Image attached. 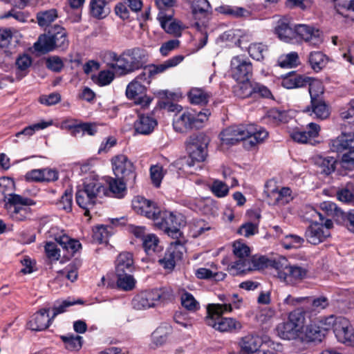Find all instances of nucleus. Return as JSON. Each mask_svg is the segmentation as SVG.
Masks as SVG:
<instances>
[{"label":"nucleus","mask_w":354,"mask_h":354,"mask_svg":"<svg viewBox=\"0 0 354 354\" xmlns=\"http://www.w3.org/2000/svg\"><path fill=\"white\" fill-rule=\"evenodd\" d=\"M172 299V290L170 288L163 287L137 294L132 300V305L135 309L146 310L165 304Z\"/></svg>","instance_id":"7ed1b4c3"},{"label":"nucleus","mask_w":354,"mask_h":354,"mask_svg":"<svg viewBox=\"0 0 354 354\" xmlns=\"http://www.w3.org/2000/svg\"><path fill=\"white\" fill-rule=\"evenodd\" d=\"M174 11H169L167 13H158L157 19L160 22L161 27L169 34L176 37L181 35L183 29L182 25L179 21L173 20Z\"/></svg>","instance_id":"393cba45"},{"label":"nucleus","mask_w":354,"mask_h":354,"mask_svg":"<svg viewBox=\"0 0 354 354\" xmlns=\"http://www.w3.org/2000/svg\"><path fill=\"white\" fill-rule=\"evenodd\" d=\"M266 118L268 122L278 125L282 123H287L292 119L288 111H281L277 109H271L266 113Z\"/></svg>","instance_id":"a19ab883"},{"label":"nucleus","mask_w":354,"mask_h":354,"mask_svg":"<svg viewBox=\"0 0 354 354\" xmlns=\"http://www.w3.org/2000/svg\"><path fill=\"white\" fill-rule=\"evenodd\" d=\"M334 333L339 342L354 346V329L348 319L337 317Z\"/></svg>","instance_id":"a211bd4d"},{"label":"nucleus","mask_w":354,"mask_h":354,"mask_svg":"<svg viewBox=\"0 0 354 354\" xmlns=\"http://www.w3.org/2000/svg\"><path fill=\"white\" fill-rule=\"evenodd\" d=\"M117 275V286L119 288L129 291L135 288L136 281L133 277L128 273H120Z\"/></svg>","instance_id":"864d4df0"},{"label":"nucleus","mask_w":354,"mask_h":354,"mask_svg":"<svg viewBox=\"0 0 354 354\" xmlns=\"http://www.w3.org/2000/svg\"><path fill=\"white\" fill-rule=\"evenodd\" d=\"M210 113L208 110L204 112H196L194 110L185 111L174 115L173 127L177 132H185L193 128H201L207 121Z\"/></svg>","instance_id":"39448f33"},{"label":"nucleus","mask_w":354,"mask_h":354,"mask_svg":"<svg viewBox=\"0 0 354 354\" xmlns=\"http://www.w3.org/2000/svg\"><path fill=\"white\" fill-rule=\"evenodd\" d=\"M330 149L334 152H341L345 149L354 148V132L342 133L330 142Z\"/></svg>","instance_id":"c756f323"},{"label":"nucleus","mask_w":354,"mask_h":354,"mask_svg":"<svg viewBox=\"0 0 354 354\" xmlns=\"http://www.w3.org/2000/svg\"><path fill=\"white\" fill-rule=\"evenodd\" d=\"M311 106L312 112L315 115L316 118L324 120L329 116V109L324 102L313 98Z\"/></svg>","instance_id":"6e6d98bb"},{"label":"nucleus","mask_w":354,"mask_h":354,"mask_svg":"<svg viewBox=\"0 0 354 354\" xmlns=\"http://www.w3.org/2000/svg\"><path fill=\"white\" fill-rule=\"evenodd\" d=\"M269 136L268 131L262 127L254 124L245 125V148L250 149L263 143Z\"/></svg>","instance_id":"f3484780"},{"label":"nucleus","mask_w":354,"mask_h":354,"mask_svg":"<svg viewBox=\"0 0 354 354\" xmlns=\"http://www.w3.org/2000/svg\"><path fill=\"white\" fill-rule=\"evenodd\" d=\"M147 90L144 84L132 80L127 86L125 94L127 97L132 100L136 105L147 109L153 100L152 97L147 95Z\"/></svg>","instance_id":"f8f14e48"},{"label":"nucleus","mask_w":354,"mask_h":354,"mask_svg":"<svg viewBox=\"0 0 354 354\" xmlns=\"http://www.w3.org/2000/svg\"><path fill=\"white\" fill-rule=\"evenodd\" d=\"M286 263V259H281L280 269L278 270L277 276L286 284L294 286L308 277L310 267L307 261L292 263Z\"/></svg>","instance_id":"20e7f679"},{"label":"nucleus","mask_w":354,"mask_h":354,"mask_svg":"<svg viewBox=\"0 0 354 354\" xmlns=\"http://www.w3.org/2000/svg\"><path fill=\"white\" fill-rule=\"evenodd\" d=\"M133 255L129 252L120 253L115 260V273H128L133 270Z\"/></svg>","instance_id":"473e14b6"},{"label":"nucleus","mask_w":354,"mask_h":354,"mask_svg":"<svg viewBox=\"0 0 354 354\" xmlns=\"http://www.w3.org/2000/svg\"><path fill=\"white\" fill-rule=\"evenodd\" d=\"M227 270L233 276L251 271L250 259H237L227 266Z\"/></svg>","instance_id":"ea45409f"},{"label":"nucleus","mask_w":354,"mask_h":354,"mask_svg":"<svg viewBox=\"0 0 354 354\" xmlns=\"http://www.w3.org/2000/svg\"><path fill=\"white\" fill-rule=\"evenodd\" d=\"M304 323L305 313L300 309H297L289 314L286 322L277 326V334L283 339H295L302 333Z\"/></svg>","instance_id":"423d86ee"},{"label":"nucleus","mask_w":354,"mask_h":354,"mask_svg":"<svg viewBox=\"0 0 354 354\" xmlns=\"http://www.w3.org/2000/svg\"><path fill=\"white\" fill-rule=\"evenodd\" d=\"M132 207L133 210L148 218L156 220L159 212V208L156 204L140 196L134 197L132 201Z\"/></svg>","instance_id":"6ab92c4d"},{"label":"nucleus","mask_w":354,"mask_h":354,"mask_svg":"<svg viewBox=\"0 0 354 354\" xmlns=\"http://www.w3.org/2000/svg\"><path fill=\"white\" fill-rule=\"evenodd\" d=\"M328 62V57L320 51H313L309 54L308 63L311 68L316 71H320Z\"/></svg>","instance_id":"37998d69"},{"label":"nucleus","mask_w":354,"mask_h":354,"mask_svg":"<svg viewBox=\"0 0 354 354\" xmlns=\"http://www.w3.org/2000/svg\"><path fill=\"white\" fill-rule=\"evenodd\" d=\"M62 340L64 343L65 348L69 351H78L82 346V337L80 335L67 334L62 335Z\"/></svg>","instance_id":"3c124183"},{"label":"nucleus","mask_w":354,"mask_h":354,"mask_svg":"<svg viewBox=\"0 0 354 354\" xmlns=\"http://www.w3.org/2000/svg\"><path fill=\"white\" fill-rule=\"evenodd\" d=\"M266 340L258 335L247 334L237 342L239 354H254Z\"/></svg>","instance_id":"aec40b11"},{"label":"nucleus","mask_w":354,"mask_h":354,"mask_svg":"<svg viewBox=\"0 0 354 354\" xmlns=\"http://www.w3.org/2000/svg\"><path fill=\"white\" fill-rule=\"evenodd\" d=\"M221 142L224 145H234L243 140L245 141V125L231 126L225 129L220 133Z\"/></svg>","instance_id":"5701e85b"},{"label":"nucleus","mask_w":354,"mask_h":354,"mask_svg":"<svg viewBox=\"0 0 354 354\" xmlns=\"http://www.w3.org/2000/svg\"><path fill=\"white\" fill-rule=\"evenodd\" d=\"M184 59V57L180 55H175L160 64H149L146 66L149 70V73L152 79L157 75L162 73L168 69L178 65Z\"/></svg>","instance_id":"c85d7f7f"},{"label":"nucleus","mask_w":354,"mask_h":354,"mask_svg":"<svg viewBox=\"0 0 354 354\" xmlns=\"http://www.w3.org/2000/svg\"><path fill=\"white\" fill-rule=\"evenodd\" d=\"M281 345L270 339H266L254 354H279Z\"/></svg>","instance_id":"13d9d810"},{"label":"nucleus","mask_w":354,"mask_h":354,"mask_svg":"<svg viewBox=\"0 0 354 354\" xmlns=\"http://www.w3.org/2000/svg\"><path fill=\"white\" fill-rule=\"evenodd\" d=\"M5 205L10 216L17 221H23L28 218L31 214L30 206L35 205V202L19 194H10Z\"/></svg>","instance_id":"0eeeda50"},{"label":"nucleus","mask_w":354,"mask_h":354,"mask_svg":"<svg viewBox=\"0 0 354 354\" xmlns=\"http://www.w3.org/2000/svg\"><path fill=\"white\" fill-rule=\"evenodd\" d=\"M185 247L180 240L171 242L163 258L159 259L160 264L166 270L174 269L176 262L182 259Z\"/></svg>","instance_id":"2eb2a0df"},{"label":"nucleus","mask_w":354,"mask_h":354,"mask_svg":"<svg viewBox=\"0 0 354 354\" xmlns=\"http://www.w3.org/2000/svg\"><path fill=\"white\" fill-rule=\"evenodd\" d=\"M180 301L182 306L189 311L196 312L200 309L199 302L185 290L180 291Z\"/></svg>","instance_id":"8fccbe9b"},{"label":"nucleus","mask_w":354,"mask_h":354,"mask_svg":"<svg viewBox=\"0 0 354 354\" xmlns=\"http://www.w3.org/2000/svg\"><path fill=\"white\" fill-rule=\"evenodd\" d=\"M142 245L148 254H151L160 249L159 239L154 234H147L142 241Z\"/></svg>","instance_id":"4d7b16f0"},{"label":"nucleus","mask_w":354,"mask_h":354,"mask_svg":"<svg viewBox=\"0 0 354 354\" xmlns=\"http://www.w3.org/2000/svg\"><path fill=\"white\" fill-rule=\"evenodd\" d=\"M89 6L91 16L98 19L105 18L111 11L106 0H91Z\"/></svg>","instance_id":"c9c22d12"},{"label":"nucleus","mask_w":354,"mask_h":354,"mask_svg":"<svg viewBox=\"0 0 354 354\" xmlns=\"http://www.w3.org/2000/svg\"><path fill=\"white\" fill-rule=\"evenodd\" d=\"M316 162L320 167L321 172L328 175L335 171L337 160L335 158L330 156H319Z\"/></svg>","instance_id":"603ef678"},{"label":"nucleus","mask_w":354,"mask_h":354,"mask_svg":"<svg viewBox=\"0 0 354 354\" xmlns=\"http://www.w3.org/2000/svg\"><path fill=\"white\" fill-rule=\"evenodd\" d=\"M309 77L291 73L286 75L282 80L281 85L287 89H293L307 86Z\"/></svg>","instance_id":"2f4dec72"},{"label":"nucleus","mask_w":354,"mask_h":354,"mask_svg":"<svg viewBox=\"0 0 354 354\" xmlns=\"http://www.w3.org/2000/svg\"><path fill=\"white\" fill-rule=\"evenodd\" d=\"M280 260L272 261L264 256H254L250 258V266L251 270H263L268 267H273L277 270L280 269Z\"/></svg>","instance_id":"58836bf2"},{"label":"nucleus","mask_w":354,"mask_h":354,"mask_svg":"<svg viewBox=\"0 0 354 354\" xmlns=\"http://www.w3.org/2000/svg\"><path fill=\"white\" fill-rule=\"evenodd\" d=\"M299 39H302L313 46H318L323 42L322 32L306 24L295 25V41Z\"/></svg>","instance_id":"4468645a"},{"label":"nucleus","mask_w":354,"mask_h":354,"mask_svg":"<svg viewBox=\"0 0 354 354\" xmlns=\"http://www.w3.org/2000/svg\"><path fill=\"white\" fill-rule=\"evenodd\" d=\"M158 124L154 117L149 115H140L134 122L135 132L141 135L151 133Z\"/></svg>","instance_id":"cd10ccee"},{"label":"nucleus","mask_w":354,"mask_h":354,"mask_svg":"<svg viewBox=\"0 0 354 354\" xmlns=\"http://www.w3.org/2000/svg\"><path fill=\"white\" fill-rule=\"evenodd\" d=\"M299 55L296 52H291L279 57L278 64L281 68H292L299 64Z\"/></svg>","instance_id":"052dcab7"},{"label":"nucleus","mask_w":354,"mask_h":354,"mask_svg":"<svg viewBox=\"0 0 354 354\" xmlns=\"http://www.w3.org/2000/svg\"><path fill=\"white\" fill-rule=\"evenodd\" d=\"M242 299H239L236 294L228 295L227 303L224 304H209V309L214 312L229 313L233 308H241Z\"/></svg>","instance_id":"7c9ffc66"},{"label":"nucleus","mask_w":354,"mask_h":354,"mask_svg":"<svg viewBox=\"0 0 354 354\" xmlns=\"http://www.w3.org/2000/svg\"><path fill=\"white\" fill-rule=\"evenodd\" d=\"M237 84L233 86L234 94L239 98H245L252 95L254 91V85L250 80L236 81Z\"/></svg>","instance_id":"a18cd8bd"},{"label":"nucleus","mask_w":354,"mask_h":354,"mask_svg":"<svg viewBox=\"0 0 354 354\" xmlns=\"http://www.w3.org/2000/svg\"><path fill=\"white\" fill-rule=\"evenodd\" d=\"M53 319L49 317V309H41L30 317L27 326L31 330H44L50 326Z\"/></svg>","instance_id":"b1692460"},{"label":"nucleus","mask_w":354,"mask_h":354,"mask_svg":"<svg viewBox=\"0 0 354 354\" xmlns=\"http://www.w3.org/2000/svg\"><path fill=\"white\" fill-rule=\"evenodd\" d=\"M209 97L207 92L200 88H192L188 93L190 102L194 104H205Z\"/></svg>","instance_id":"de8ad7c7"},{"label":"nucleus","mask_w":354,"mask_h":354,"mask_svg":"<svg viewBox=\"0 0 354 354\" xmlns=\"http://www.w3.org/2000/svg\"><path fill=\"white\" fill-rule=\"evenodd\" d=\"M209 188L212 192L218 198L225 197L229 192V187L227 183L219 180H214Z\"/></svg>","instance_id":"0e129e2a"},{"label":"nucleus","mask_w":354,"mask_h":354,"mask_svg":"<svg viewBox=\"0 0 354 354\" xmlns=\"http://www.w3.org/2000/svg\"><path fill=\"white\" fill-rule=\"evenodd\" d=\"M109 191L118 198L124 197L126 194V185L120 179L111 178L109 181Z\"/></svg>","instance_id":"bf43d9fd"},{"label":"nucleus","mask_w":354,"mask_h":354,"mask_svg":"<svg viewBox=\"0 0 354 354\" xmlns=\"http://www.w3.org/2000/svg\"><path fill=\"white\" fill-rule=\"evenodd\" d=\"M53 124V121H41L37 123L31 124L25 127L21 131L15 133L16 138H28L32 136L36 131L44 129Z\"/></svg>","instance_id":"79ce46f5"},{"label":"nucleus","mask_w":354,"mask_h":354,"mask_svg":"<svg viewBox=\"0 0 354 354\" xmlns=\"http://www.w3.org/2000/svg\"><path fill=\"white\" fill-rule=\"evenodd\" d=\"M48 235L71 255L74 254L81 248V243L79 241L70 238L63 230L57 227H52L48 231Z\"/></svg>","instance_id":"dca6fc26"},{"label":"nucleus","mask_w":354,"mask_h":354,"mask_svg":"<svg viewBox=\"0 0 354 354\" xmlns=\"http://www.w3.org/2000/svg\"><path fill=\"white\" fill-rule=\"evenodd\" d=\"M57 18L55 9L41 11L37 14V20L39 26L47 27Z\"/></svg>","instance_id":"5fc2aeb1"},{"label":"nucleus","mask_w":354,"mask_h":354,"mask_svg":"<svg viewBox=\"0 0 354 354\" xmlns=\"http://www.w3.org/2000/svg\"><path fill=\"white\" fill-rule=\"evenodd\" d=\"M304 239L297 235H286L282 241V245L286 249L298 248L302 245Z\"/></svg>","instance_id":"338daca9"},{"label":"nucleus","mask_w":354,"mask_h":354,"mask_svg":"<svg viewBox=\"0 0 354 354\" xmlns=\"http://www.w3.org/2000/svg\"><path fill=\"white\" fill-rule=\"evenodd\" d=\"M252 64L244 55L234 56L230 61V74L235 81L250 80L252 76Z\"/></svg>","instance_id":"9b49d317"},{"label":"nucleus","mask_w":354,"mask_h":354,"mask_svg":"<svg viewBox=\"0 0 354 354\" xmlns=\"http://www.w3.org/2000/svg\"><path fill=\"white\" fill-rule=\"evenodd\" d=\"M34 48L36 51L42 53H46L57 49L48 32L39 37L34 44Z\"/></svg>","instance_id":"c03bdc74"},{"label":"nucleus","mask_w":354,"mask_h":354,"mask_svg":"<svg viewBox=\"0 0 354 354\" xmlns=\"http://www.w3.org/2000/svg\"><path fill=\"white\" fill-rule=\"evenodd\" d=\"M186 150L192 159L189 166H193L194 162H203L205 160L207 153V139L202 134H194L186 140Z\"/></svg>","instance_id":"9d476101"},{"label":"nucleus","mask_w":354,"mask_h":354,"mask_svg":"<svg viewBox=\"0 0 354 354\" xmlns=\"http://www.w3.org/2000/svg\"><path fill=\"white\" fill-rule=\"evenodd\" d=\"M304 333L305 339L309 342H321L324 337L315 320L306 326Z\"/></svg>","instance_id":"49530a36"},{"label":"nucleus","mask_w":354,"mask_h":354,"mask_svg":"<svg viewBox=\"0 0 354 354\" xmlns=\"http://www.w3.org/2000/svg\"><path fill=\"white\" fill-rule=\"evenodd\" d=\"M48 33L56 48L64 50L68 46L67 33L63 27L56 25L48 31Z\"/></svg>","instance_id":"72a5a7b5"},{"label":"nucleus","mask_w":354,"mask_h":354,"mask_svg":"<svg viewBox=\"0 0 354 354\" xmlns=\"http://www.w3.org/2000/svg\"><path fill=\"white\" fill-rule=\"evenodd\" d=\"M192 10L196 20L206 19L212 12V8L207 0H193Z\"/></svg>","instance_id":"f704fd0d"},{"label":"nucleus","mask_w":354,"mask_h":354,"mask_svg":"<svg viewBox=\"0 0 354 354\" xmlns=\"http://www.w3.org/2000/svg\"><path fill=\"white\" fill-rule=\"evenodd\" d=\"M113 171L118 177L125 178L131 176L135 178L133 165L124 155H118L112 158Z\"/></svg>","instance_id":"4be33fe9"},{"label":"nucleus","mask_w":354,"mask_h":354,"mask_svg":"<svg viewBox=\"0 0 354 354\" xmlns=\"http://www.w3.org/2000/svg\"><path fill=\"white\" fill-rule=\"evenodd\" d=\"M216 10L225 15L233 18H247L251 15V12L242 7L223 5L216 8Z\"/></svg>","instance_id":"4c0bfd02"},{"label":"nucleus","mask_w":354,"mask_h":354,"mask_svg":"<svg viewBox=\"0 0 354 354\" xmlns=\"http://www.w3.org/2000/svg\"><path fill=\"white\" fill-rule=\"evenodd\" d=\"M107 189L104 183L98 178L86 179L83 186L77 189L76 192V203L85 209L84 215L88 216L89 209L100 199L107 194Z\"/></svg>","instance_id":"f03ea898"},{"label":"nucleus","mask_w":354,"mask_h":354,"mask_svg":"<svg viewBox=\"0 0 354 354\" xmlns=\"http://www.w3.org/2000/svg\"><path fill=\"white\" fill-rule=\"evenodd\" d=\"M267 46L261 43H254L249 46L248 53L250 56L257 61L264 58V53L267 51Z\"/></svg>","instance_id":"e2e57ef3"},{"label":"nucleus","mask_w":354,"mask_h":354,"mask_svg":"<svg viewBox=\"0 0 354 354\" xmlns=\"http://www.w3.org/2000/svg\"><path fill=\"white\" fill-rule=\"evenodd\" d=\"M31 65L30 56L26 54L19 55L15 61V80L19 81L26 76Z\"/></svg>","instance_id":"e433bc0d"},{"label":"nucleus","mask_w":354,"mask_h":354,"mask_svg":"<svg viewBox=\"0 0 354 354\" xmlns=\"http://www.w3.org/2000/svg\"><path fill=\"white\" fill-rule=\"evenodd\" d=\"M337 12L344 15L346 12H354V0H334Z\"/></svg>","instance_id":"774afa93"},{"label":"nucleus","mask_w":354,"mask_h":354,"mask_svg":"<svg viewBox=\"0 0 354 354\" xmlns=\"http://www.w3.org/2000/svg\"><path fill=\"white\" fill-rule=\"evenodd\" d=\"M274 32L283 41L295 42V26L290 24V19L287 16H283L277 20Z\"/></svg>","instance_id":"412c9836"},{"label":"nucleus","mask_w":354,"mask_h":354,"mask_svg":"<svg viewBox=\"0 0 354 354\" xmlns=\"http://www.w3.org/2000/svg\"><path fill=\"white\" fill-rule=\"evenodd\" d=\"M337 317L330 315L328 317H321L315 320L324 335H325V333L328 330L331 328L333 330H335Z\"/></svg>","instance_id":"680f3d73"},{"label":"nucleus","mask_w":354,"mask_h":354,"mask_svg":"<svg viewBox=\"0 0 354 354\" xmlns=\"http://www.w3.org/2000/svg\"><path fill=\"white\" fill-rule=\"evenodd\" d=\"M265 192L269 199V203L273 205H284L293 199L291 189L286 187L281 189H268Z\"/></svg>","instance_id":"bb28decb"},{"label":"nucleus","mask_w":354,"mask_h":354,"mask_svg":"<svg viewBox=\"0 0 354 354\" xmlns=\"http://www.w3.org/2000/svg\"><path fill=\"white\" fill-rule=\"evenodd\" d=\"M333 225V221L328 218L324 223H312L305 232L306 241L313 245H317L324 241L330 236L329 230Z\"/></svg>","instance_id":"ddd939ff"},{"label":"nucleus","mask_w":354,"mask_h":354,"mask_svg":"<svg viewBox=\"0 0 354 354\" xmlns=\"http://www.w3.org/2000/svg\"><path fill=\"white\" fill-rule=\"evenodd\" d=\"M155 225L162 229L165 232L176 240L181 236L180 227L184 225L183 216L180 214H174L169 211H160L157 215V219L153 220Z\"/></svg>","instance_id":"6e6552de"},{"label":"nucleus","mask_w":354,"mask_h":354,"mask_svg":"<svg viewBox=\"0 0 354 354\" xmlns=\"http://www.w3.org/2000/svg\"><path fill=\"white\" fill-rule=\"evenodd\" d=\"M196 205L205 214H215L218 210L216 202L211 198H198Z\"/></svg>","instance_id":"09e8293b"},{"label":"nucleus","mask_w":354,"mask_h":354,"mask_svg":"<svg viewBox=\"0 0 354 354\" xmlns=\"http://www.w3.org/2000/svg\"><path fill=\"white\" fill-rule=\"evenodd\" d=\"M308 85V92L310 95L311 100L313 99H317L319 95L323 93L322 83L317 80L309 77V81L307 83Z\"/></svg>","instance_id":"69168bd1"},{"label":"nucleus","mask_w":354,"mask_h":354,"mask_svg":"<svg viewBox=\"0 0 354 354\" xmlns=\"http://www.w3.org/2000/svg\"><path fill=\"white\" fill-rule=\"evenodd\" d=\"M224 313L212 311L209 306L207 305V316L205 320L206 324L220 332H233L241 329L242 325L239 321L234 318L223 317L222 315Z\"/></svg>","instance_id":"1a4fd4ad"},{"label":"nucleus","mask_w":354,"mask_h":354,"mask_svg":"<svg viewBox=\"0 0 354 354\" xmlns=\"http://www.w3.org/2000/svg\"><path fill=\"white\" fill-rule=\"evenodd\" d=\"M319 125L310 122L307 125L306 130L295 129L290 133V136L295 142L304 144L310 142L312 139L317 138L319 136Z\"/></svg>","instance_id":"a878e982"},{"label":"nucleus","mask_w":354,"mask_h":354,"mask_svg":"<svg viewBox=\"0 0 354 354\" xmlns=\"http://www.w3.org/2000/svg\"><path fill=\"white\" fill-rule=\"evenodd\" d=\"M111 58L115 63L111 68L120 75L132 73L142 68L149 62V53L144 48L134 47L126 50L122 55L111 53Z\"/></svg>","instance_id":"f257e3e1"}]
</instances>
